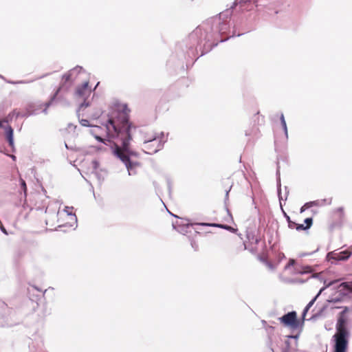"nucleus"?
Masks as SVG:
<instances>
[{
    "label": "nucleus",
    "instance_id": "1",
    "mask_svg": "<svg viewBox=\"0 0 352 352\" xmlns=\"http://www.w3.org/2000/svg\"><path fill=\"white\" fill-rule=\"evenodd\" d=\"M129 111L126 104L118 105L109 111L107 118L101 122L100 126H91L89 133L98 141L104 144H107L104 137L119 138L122 141V146L116 145L113 153L124 164L128 175L134 176L138 174L140 163L132 159L136 154L129 148L132 131L135 129V126L129 121Z\"/></svg>",
    "mask_w": 352,
    "mask_h": 352
},
{
    "label": "nucleus",
    "instance_id": "2",
    "mask_svg": "<svg viewBox=\"0 0 352 352\" xmlns=\"http://www.w3.org/2000/svg\"><path fill=\"white\" fill-rule=\"evenodd\" d=\"M346 320L344 316H339L336 329L333 336L335 340L334 352H346L348 346L349 332L345 327Z\"/></svg>",
    "mask_w": 352,
    "mask_h": 352
},
{
    "label": "nucleus",
    "instance_id": "3",
    "mask_svg": "<svg viewBox=\"0 0 352 352\" xmlns=\"http://www.w3.org/2000/svg\"><path fill=\"white\" fill-rule=\"evenodd\" d=\"M164 133L146 131L144 134L142 150L147 154L152 155L160 151L163 146Z\"/></svg>",
    "mask_w": 352,
    "mask_h": 352
},
{
    "label": "nucleus",
    "instance_id": "4",
    "mask_svg": "<svg viewBox=\"0 0 352 352\" xmlns=\"http://www.w3.org/2000/svg\"><path fill=\"white\" fill-rule=\"evenodd\" d=\"M92 91V89L89 86L88 81H85L80 86L76 88L75 92L76 97L84 100L83 102L80 104L78 109V116H80V111H83L89 106V102L87 101V99L91 96Z\"/></svg>",
    "mask_w": 352,
    "mask_h": 352
},
{
    "label": "nucleus",
    "instance_id": "5",
    "mask_svg": "<svg viewBox=\"0 0 352 352\" xmlns=\"http://www.w3.org/2000/svg\"><path fill=\"white\" fill-rule=\"evenodd\" d=\"M73 207L66 206L63 210L58 212V215L61 218L66 217L67 222L65 225L75 228L77 226V217L76 214L73 213Z\"/></svg>",
    "mask_w": 352,
    "mask_h": 352
},
{
    "label": "nucleus",
    "instance_id": "6",
    "mask_svg": "<svg viewBox=\"0 0 352 352\" xmlns=\"http://www.w3.org/2000/svg\"><path fill=\"white\" fill-rule=\"evenodd\" d=\"M352 254L351 251L344 250L342 252H337L336 251L330 252L327 255V259L330 261L332 260L334 261H346L347 260Z\"/></svg>",
    "mask_w": 352,
    "mask_h": 352
},
{
    "label": "nucleus",
    "instance_id": "7",
    "mask_svg": "<svg viewBox=\"0 0 352 352\" xmlns=\"http://www.w3.org/2000/svg\"><path fill=\"white\" fill-rule=\"evenodd\" d=\"M280 320L285 326L291 328H296L298 327V322L296 319V313L295 311H291L280 318Z\"/></svg>",
    "mask_w": 352,
    "mask_h": 352
},
{
    "label": "nucleus",
    "instance_id": "8",
    "mask_svg": "<svg viewBox=\"0 0 352 352\" xmlns=\"http://www.w3.org/2000/svg\"><path fill=\"white\" fill-rule=\"evenodd\" d=\"M0 128L4 129L5 134H6V138L9 142L10 146L11 147H13L14 146L13 129L8 124V120L6 119L0 120Z\"/></svg>",
    "mask_w": 352,
    "mask_h": 352
},
{
    "label": "nucleus",
    "instance_id": "9",
    "mask_svg": "<svg viewBox=\"0 0 352 352\" xmlns=\"http://www.w3.org/2000/svg\"><path fill=\"white\" fill-rule=\"evenodd\" d=\"M84 74V70L81 67L78 66L71 69L68 74H65L63 78H65V80H69L78 74Z\"/></svg>",
    "mask_w": 352,
    "mask_h": 352
},
{
    "label": "nucleus",
    "instance_id": "10",
    "mask_svg": "<svg viewBox=\"0 0 352 352\" xmlns=\"http://www.w3.org/2000/svg\"><path fill=\"white\" fill-rule=\"evenodd\" d=\"M340 292L346 295L352 293V282L342 283L339 286Z\"/></svg>",
    "mask_w": 352,
    "mask_h": 352
},
{
    "label": "nucleus",
    "instance_id": "11",
    "mask_svg": "<svg viewBox=\"0 0 352 352\" xmlns=\"http://www.w3.org/2000/svg\"><path fill=\"white\" fill-rule=\"evenodd\" d=\"M277 186H278V198L280 201V205L282 206V201L286 200L287 198L288 191H286L285 195H282L281 194V189H280V179L278 177V181H277Z\"/></svg>",
    "mask_w": 352,
    "mask_h": 352
},
{
    "label": "nucleus",
    "instance_id": "12",
    "mask_svg": "<svg viewBox=\"0 0 352 352\" xmlns=\"http://www.w3.org/2000/svg\"><path fill=\"white\" fill-rule=\"evenodd\" d=\"M331 199H322L321 201L317 200L314 201H309V205L311 206V207L313 206H323L324 204H331Z\"/></svg>",
    "mask_w": 352,
    "mask_h": 352
},
{
    "label": "nucleus",
    "instance_id": "13",
    "mask_svg": "<svg viewBox=\"0 0 352 352\" xmlns=\"http://www.w3.org/2000/svg\"><path fill=\"white\" fill-rule=\"evenodd\" d=\"M324 289V287L322 288L318 294L305 307L304 311H303V316H305L306 313L308 311V310L313 306L314 302L316 301V298L318 297V296L322 293V292Z\"/></svg>",
    "mask_w": 352,
    "mask_h": 352
},
{
    "label": "nucleus",
    "instance_id": "14",
    "mask_svg": "<svg viewBox=\"0 0 352 352\" xmlns=\"http://www.w3.org/2000/svg\"><path fill=\"white\" fill-rule=\"evenodd\" d=\"M280 122H281L282 126H283L284 132H285V135L286 138H287V136H288L287 127L284 115L283 113L280 115Z\"/></svg>",
    "mask_w": 352,
    "mask_h": 352
},
{
    "label": "nucleus",
    "instance_id": "15",
    "mask_svg": "<svg viewBox=\"0 0 352 352\" xmlns=\"http://www.w3.org/2000/svg\"><path fill=\"white\" fill-rule=\"evenodd\" d=\"M67 130L72 133H76V135H78V126L76 125H74V124L69 123L67 126Z\"/></svg>",
    "mask_w": 352,
    "mask_h": 352
},
{
    "label": "nucleus",
    "instance_id": "16",
    "mask_svg": "<svg viewBox=\"0 0 352 352\" xmlns=\"http://www.w3.org/2000/svg\"><path fill=\"white\" fill-rule=\"evenodd\" d=\"M77 115H78V119H79V122L80 124H81V126H89L90 129L91 128V124H89V121L88 120H86V119H80V116H78V113H77ZM80 115H81V113H80ZM82 116H83V114L82 113Z\"/></svg>",
    "mask_w": 352,
    "mask_h": 352
},
{
    "label": "nucleus",
    "instance_id": "17",
    "mask_svg": "<svg viewBox=\"0 0 352 352\" xmlns=\"http://www.w3.org/2000/svg\"><path fill=\"white\" fill-rule=\"evenodd\" d=\"M295 264V260L290 258L288 263L285 266V270H288L290 269L292 266H294Z\"/></svg>",
    "mask_w": 352,
    "mask_h": 352
},
{
    "label": "nucleus",
    "instance_id": "18",
    "mask_svg": "<svg viewBox=\"0 0 352 352\" xmlns=\"http://www.w3.org/2000/svg\"><path fill=\"white\" fill-rule=\"evenodd\" d=\"M312 222H313V221H312L311 218H307L305 220V223H306L305 226L307 227V229L309 228L311 226Z\"/></svg>",
    "mask_w": 352,
    "mask_h": 352
},
{
    "label": "nucleus",
    "instance_id": "19",
    "mask_svg": "<svg viewBox=\"0 0 352 352\" xmlns=\"http://www.w3.org/2000/svg\"><path fill=\"white\" fill-rule=\"evenodd\" d=\"M311 208V206L309 205V202L306 203L304 206H302L300 208V213L304 212L307 209Z\"/></svg>",
    "mask_w": 352,
    "mask_h": 352
},
{
    "label": "nucleus",
    "instance_id": "20",
    "mask_svg": "<svg viewBox=\"0 0 352 352\" xmlns=\"http://www.w3.org/2000/svg\"><path fill=\"white\" fill-rule=\"evenodd\" d=\"M21 186L23 190L24 194L26 195L27 187L26 184L23 179H21Z\"/></svg>",
    "mask_w": 352,
    "mask_h": 352
},
{
    "label": "nucleus",
    "instance_id": "21",
    "mask_svg": "<svg viewBox=\"0 0 352 352\" xmlns=\"http://www.w3.org/2000/svg\"><path fill=\"white\" fill-rule=\"evenodd\" d=\"M296 229L297 230H307V228L303 224H296Z\"/></svg>",
    "mask_w": 352,
    "mask_h": 352
},
{
    "label": "nucleus",
    "instance_id": "22",
    "mask_svg": "<svg viewBox=\"0 0 352 352\" xmlns=\"http://www.w3.org/2000/svg\"><path fill=\"white\" fill-rule=\"evenodd\" d=\"M288 226H289V228L294 229V228H296V223L295 222L292 221H289Z\"/></svg>",
    "mask_w": 352,
    "mask_h": 352
},
{
    "label": "nucleus",
    "instance_id": "23",
    "mask_svg": "<svg viewBox=\"0 0 352 352\" xmlns=\"http://www.w3.org/2000/svg\"><path fill=\"white\" fill-rule=\"evenodd\" d=\"M349 311V308L345 307L342 312L340 314V316H344L345 317L346 313Z\"/></svg>",
    "mask_w": 352,
    "mask_h": 352
},
{
    "label": "nucleus",
    "instance_id": "24",
    "mask_svg": "<svg viewBox=\"0 0 352 352\" xmlns=\"http://www.w3.org/2000/svg\"><path fill=\"white\" fill-rule=\"evenodd\" d=\"M199 225L203 226H219L216 224H211V223H199Z\"/></svg>",
    "mask_w": 352,
    "mask_h": 352
},
{
    "label": "nucleus",
    "instance_id": "25",
    "mask_svg": "<svg viewBox=\"0 0 352 352\" xmlns=\"http://www.w3.org/2000/svg\"><path fill=\"white\" fill-rule=\"evenodd\" d=\"M0 228H1V231H2L4 234H8V232H7L6 230L5 229V228H4L3 226H0Z\"/></svg>",
    "mask_w": 352,
    "mask_h": 352
},
{
    "label": "nucleus",
    "instance_id": "26",
    "mask_svg": "<svg viewBox=\"0 0 352 352\" xmlns=\"http://www.w3.org/2000/svg\"><path fill=\"white\" fill-rule=\"evenodd\" d=\"M100 114H101V112H100V111H98V112H97L96 114H94V115L93 116V118H98V117H99V116H100Z\"/></svg>",
    "mask_w": 352,
    "mask_h": 352
},
{
    "label": "nucleus",
    "instance_id": "27",
    "mask_svg": "<svg viewBox=\"0 0 352 352\" xmlns=\"http://www.w3.org/2000/svg\"><path fill=\"white\" fill-rule=\"evenodd\" d=\"M45 105H46V107H45V109L43 110V112H44L45 113H46V112H47V108L48 107V106L50 105V104H49V103H46V104H45Z\"/></svg>",
    "mask_w": 352,
    "mask_h": 352
},
{
    "label": "nucleus",
    "instance_id": "28",
    "mask_svg": "<svg viewBox=\"0 0 352 352\" xmlns=\"http://www.w3.org/2000/svg\"><path fill=\"white\" fill-rule=\"evenodd\" d=\"M223 227L224 228H226V229H228V230H231V229H232V228H231V227L228 226H223Z\"/></svg>",
    "mask_w": 352,
    "mask_h": 352
},
{
    "label": "nucleus",
    "instance_id": "29",
    "mask_svg": "<svg viewBox=\"0 0 352 352\" xmlns=\"http://www.w3.org/2000/svg\"><path fill=\"white\" fill-rule=\"evenodd\" d=\"M11 157H12V160H15V159H16V157H15L14 155H11Z\"/></svg>",
    "mask_w": 352,
    "mask_h": 352
},
{
    "label": "nucleus",
    "instance_id": "30",
    "mask_svg": "<svg viewBox=\"0 0 352 352\" xmlns=\"http://www.w3.org/2000/svg\"><path fill=\"white\" fill-rule=\"evenodd\" d=\"M280 256H281V258H285V255H284V254H283V253H282V254H280Z\"/></svg>",
    "mask_w": 352,
    "mask_h": 352
},
{
    "label": "nucleus",
    "instance_id": "31",
    "mask_svg": "<svg viewBox=\"0 0 352 352\" xmlns=\"http://www.w3.org/2000/svg\"><path fill=\"white\" fill-rule=\"evenodd\" d=\"M287 220L289 222V221H291L289 216H287Z\"/></svg>",
    "mask_w": 352,
    "mask_h": 352
},
{
    "label": "nucleus",
    "instance_id": "32",
    "mask_svg": "<svg viewBox=\"0 0 352 352\" xmlns=\"http://www.w3.org/2000/svg\"><path fill=\"white\" fill-rule=\"evenodd\" d=\"M350 248L352 250V245L350 247Z\"/></svg>",
    "mask_w": 352,
    "mask_h": 352
}]
</instances>
